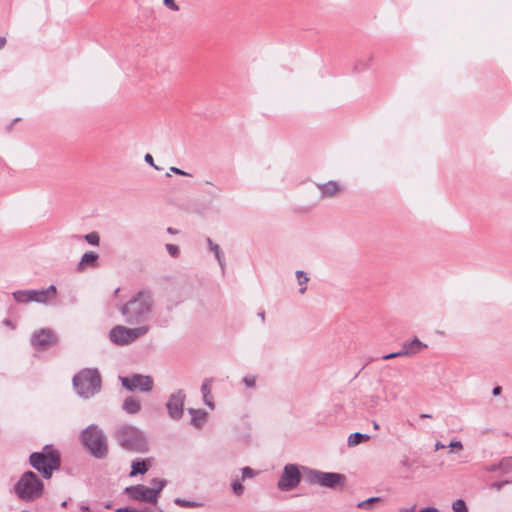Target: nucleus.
<instances>
[{
  "instance_id": "obj_1",
  "label": "nucleus",
  "mask_w": 512,
  "mask_h": 512,
  "mask_svg": "<svg viewBox=\"0 0 512 512\" xmlns=\"http://www.w3.org/2000/svg\"><path fill=\"white\" fill-rule=\"evenodd\" d=\"M154 309L153 293L143 289L135 293L126 303L119 307V312L130 325H141L147 322Z\"/></svg>"
},
{
  "instance_id": "obj_2",
  "label": "nucleus",
  "mask_w": 512,
  "mask_h": 512,
  "mask_svg": "<svg viewBox=\"0 0 512 512\" xmlns=\"http://www.w3.org/2000/svg\"><path fill=\"white\" fill-rule=\"evenodd\" d=\"M14 492L21 501L33 502L43 495L44 484L34 472L26 471L15 483Z\"/></svg>"
},
{
  "instance_id": "obj_3",
  "label": "nucleus",
  "mask_w": 512,
  "mask_h": 512,
  "mask_svg": "<svg viewBox=\"0 0 512 512\" xmlns=\"http://www.w3.org/2000/svg\"><path fill=\"white\" fill-rule=\"evenodd\" d=\"M76 393L85 399L97 394L101 389V377L97 369H83L73 377Z\"/></svg>"
},
{
  "instance_id": "obj_4",
  "label": "nucleus",
  "mask_w": 512,
  "mask_h": 512,
  "mask_svg": "<svg viewBox=\"0 0 512 512\" xmlns=\"http://www.w3.org/2000/svg\"><path fill=\"white\" fill-rule=\"evenodd\" d=\"M119 444L126 450L143 453L148 449L144 433L132 425H122L116 431Z\"/></svg>"
},
{
  "instance_id": "obj_5",
  "label": "nucleus",
  "mask_w": 512,
  "mask_h": 512,
  "mask_svg": "<svg viewBox=\"0 0 512 512\" xmlns=\"http://www.w3.org/2000/svg\"><path fill=\"white\" fill-rule=\"evenodd\" d=\"M81 441L92 456L102 459L107 456V438L103 431L91 424L81 432Z\"/></svg>"
},
{
  "instance_id": "obj_6",
  "label": "nucleus",
  "mask_w": 512,
  "mask_h": 512,
  "mask_svg": "<svg viewBox=\"0 0 512 512\" xmlns=\"http://www.w3.org/2000/svg\"><path fill=\"white\" fill-rule=\"evenodd\" d=\"M29 462L30 465L41 472L46 479H49L53 471L58 470L61 464L59 452L48 446L41 452L32 453L29 457Z\"/></svg>"
},
{
  "instance_id": "obj_7",
  "label": "nucleus",
  "mask_w": 512,
  "mask_h": 512,
  "mask_svg": "<svg viewBox=\"0 0 512 512\" xmlns=\"http://www.w3.org/2000/svg\"><path fill=\"white\" fill-rule=\"evenodd\" d=\"M150 330L148 325L129 328L123 325H116L109 332V339L112 343L120 346L128 345L137 339L145 336Z\"/></svg>"
},
{
  "instance_id": "obj_8",
  "label": "nucleus",
  "mask_w": 512,
  "mask_h": 512,
  "mask_svg": "<svg viewBox=\"0 0 512 512\" xmlns=\"http://www.w3.org/2000/svg\"><path fill=\"white\" fill-rule=\"evenodd\" d=\"M152 487H146L144 485H136L127 488L129 495L135 500H141L155 504L158 499L160 491L165 487L166 481L153 479Z\"/></svg>"
},
{
  "instance_id": "obj_9",
  "label": "nucleus",
  "mask_w": 512,
  "mask_h": 512,
  "mask_svg": "<svg viewBox=\"0 0 512 512\" xmlns=\"http://www.w3.org/2000/svg\"><path fill=\"white\" fill-rule=\"evenodd\" d=\"M305 480L309 484H318L323 487L335 488L343 485L345 476L334 472H322L314 469H307Z\"/></svg>"
},
{
  "instance_id": "obj_10",
  "label": "nucleus",
  "mask_w": 512,
  "mask_h": 512,
  "mask_svg": "<svg viewBox=\"0 0 512 512\" xmlns=\"http://www.w3.org/2000/svg\"><path fill=\"white\" fill-rule=\"evenodd\" d=\"M120 381L122 386L129 391L139 390L141 392H150L154 384L151 376L141 374L120 377Z\"/></svg>"
},
{
  "instance_id": "obj_11",
  "label": "nucleus",
  "mask_w": 512,
  "mask_h": 512,
  "mask_svg": "<svg viewBox=\"0 0 512 512\" xmlns=\"http://www.w3.org/2000/svg\"><path fill=\"white\" fill-rule=\"evenodd\" d=\"M301 481L299 468L295 464H286L278 481V488L282 491H289L298 486Z\"/></svg>"
},
{
  "instance_id": "obj_12",
  "label": "nucleus",
  "mask_w": 512,
  "mask_h": 512,
  "mask_svg": "<svg viewBox=\"0 0 512 512\" xmlns=\"http://www.w3.org/2000/svg\"><path fill=\"white\" fill-rule=\"evenodd\" d=\"M185 394L182 390H178L169 396L166 403L169 416L174 420H179L183 415Z\"/></svg>"
},
{
  "instance_id": "obj_13",
  "label": "nucleus",
  "mask_w": 512,
  "mask_h": 512,
  "mask_svg": "<svg viewBox=\"0 0 512 512\" xmlns=\"http://www.w3.org/2000/svg\"><path fill=\"white\" fill-rule=\"evenodd\" d=\"M32 344L39 349H47L56 342L55 335L48 329H42L32 336Z\"/></svg>"
},
{
  "instance_id": "obj_14",
  "label": "nucleus",
  "mask_w": 512,
  "mask_h": 512,
  "mask_svg": "<svg viewBox=\"0 0 512 512\" xmlns=\"http://www.w3.org/2000/svg\"><path fill=\"white\" fill-rule=\"evenodd\" d=\"M32 302L47 304L51 298H54L57 294V288L55 285H50L45 289L31 290Z\"/></svg>"
},
{
  "instance_id": "obj_15",
  "label": "nucleus",
  "mask_w": 512,
  "mask_h": 512,
  "mask_svg": "<svg viewBox=\"0 0 512 512\" xmlns=\"http://www.w3.org/2000/svg\"><path fill=\"white\" fill-rule=\"evenodd\" d=\"M426 347V344L415 337L411 341H406L402 344L401 353L403 356H412L419 353L423 348Z\"/></svg>"
},
{
  "instance_id": "obj_16",
  "label": "nucleus",
  "mask_w": 512,
  "mask_h": 512,
  "mask_svg": "<svg viewBox=\"0 0 512 512\" xmlns=\"http://www.w3.org/2000/svg\"><path fill=\"white\" fill-rule=\"evenodd\" d=\"M316 186L320 190L322 198L334 197L341 190L339 183L336 181H328L326 183H317Z\"/></svg>"
},
{
  "instance_id": "obj_17",
  "label": "nucleus",
  "mask_w": 512,
  "mask_h": 512,
  "mask_svg": "<svg viewBox=\"0 0 512 512\" xmlns=\"http://www.w3.org/2000/svg\"><path fill=\"white\" fill-rule=\"evenodd\" d=\"M122 409L128 414H137L141 410V403L135 397H127L123 404Z\"/></svg>"
},
{
  "instance_id": "obj_18",
  "label": "nucleus",
  "mask_w": 512,
  "mask_h": 512,
  "mask_svg": "<svg viewBox=\"0 0 512 512\" xmlns=\"http://www.w3.org/2000/svg\"><path fill=\"white\" fill-rule=\"evenodd\" d=\"M207 244H208V246L210 248V251L214 253L215 258L217 259L220 267L222 268V270H224V268H225V258H224V254L221 251L219 245L213 243V241L210 238H207Z\"/></svg>"
},
{
  "instance_id": "obj_19",
  "label": "nucleus",
  "mask_w": 512,
  "mask_h": 512,
  "mask_svg": "<svg viewBox=\"0 0 512 512\" xmlns=\"http://www.w3.org/2000/svg\"><path fill=\"white\" fill-rule=\"evenodd\" d=\"M370 436L368 434H363L360 432H355L349 435L347 439V445L349 447H354L362 442L368 441Z\"/></svg>"
},
{
  "instance_id": "obj_20",
  "label": "nucleus",
  "mask_w": 512,
  "mask_h": 512,
  "mask_svg": "<svg viewBox=\"0 0 512 512\" xmlns=\"http://www.w3.org/2000/svg\"><path fill=\"white\" fill-rule=\"evenodd\" d=\"M97 259H98V254L95 252L84 253L83 256L81 257L79 264H78L79 269H83V267L86 265L95 266L97 263Z\"/></svg>"
},
{
  "instance_id": "obj_21",
  "label": "nucleus",
  "mask_w": 512,
  "mask_h": 512,
  "mask_svg": "<svg viewBox=\"0 0 512 512\" xmlns=\"http://www.w3.org/2000/svg\"><path fill=\"white\" fill-rule=\"evenodd\" d=\"M189 413L192 415L191 424L196 427H200L203 424L207 415L205 411L193 408L189 409Z\"/></svg>"
},
{
  "instance_id": "obj_22",
  "label": "nucleus",
  "mask_w": 512,
  "mask_h": 512,
  "mask_svg": "<svg viewBox=\"0 0 512 512\" xmlns=\"http://www.w3.org/2000/svg\"><path fill=\"white\" fill-rule=\"evenodd\" d=\"M211 383H212L211 379H205L201 386V391L203 393L204 403L211 409H214L213 401H207V396H210V393H211Z\"/></svg>"
},
{
  "instance_id": "obj_23",
  "label": "nucleus",
  "mask_w": 512,
  "mask_h": 512,
  "mask_svg": "<svg viewBox=\"0 0 512 512\" xmlns=\"http://www.w3.org/2000/svg\"><path fill=\"white\" fill-rule=\"evenodd\" d=\"M31 290H19L13 293V298L18 303H29L32 302Z\"/></svg>"
},
{
  "instance_id": "obj_24",
  "label": "nucleus",
  "mask_w": 512,
  "mask_h": 512,
  "mask_svg": "<svg viewBox=\"0 0 512 512\" xmlns=\"http://www.w3.org/2000/svg\"><path fill=\"white\" fill-rule=\"evenodd\" d=\"M148 470V465L145 461H134L131 466V476L137 474H144Z\"/></svg>"
},
{
  "instance_id": "obj_25",
  "label": "nucleus",
  "mask_w": 512,
  "mask_h": 512,
  "mask_svg": "<svg viewBox=\"0 0 512 512\" xmlns=\"http://www.w3.org/2000/svg\"><path fill=\"white\" fill-rule=\"evenodd\" d=\"M381 501L380 497H371L366 500H363L357 504V508L364 509V510H371L373 508V505L375 503H378Z\"/></svg>"
},
{
  "instance_id": "obj_26",
  "label": "nucleus",
  "mask_w": 512,
  "mask_h": 512,
  "mask_svg": "<svg viewBox=\"0 0 512 512\" xmlns=\"http://www.w3.org/2000/svg\"><path fill=\"white\" fill-rule=\"evenodd\" d=\"M296 277L298 279L299 285L301 286V288L299 289V292L301 294H304L306 292V287L303 285H305L309 281V277L302 270L296 271Z\"/></svg>"
},
{
  "instance_id": "obj_27",
  "label": "nucleus",
  "mask_w": 512,
  "mask_h": 512,
  "mask_svg": "<svg viewBox=\"0 0 512 512\" xmlns=\"http://www.w3.org/2000/svg\"><path fill=\"white\" fill-rule=\"evenodd\" d=\"M174 503L178 506L186 507V508H194V507H199L201 505V503H199V502L185 500L182 498H175Z\"/></svg>"
},
{
  "instance_id": "obj_28",
  "label": "nucleus",
  "mask_w": 512,
  "mask_h": 512,
  "mask_svg": "<svg viewBox=\"0 0 512 512\" xmlns=\"http://www.w3.org/2000/svg\"><path fill=\"white\" fill-rule=\"evenodd\" d=\"M508 464H509V459H503L500 463L493 464V465L487 467L486 470L489 471V472H494V471H496L498 469H502L505 472H507L508 471Z\"/></svg>"
},
{
  "instance_id": "obj_29",
  "label": "nucleus",
  "mask_w": 512,
  "mask_h": 512,
  "mask_svg": "<svg viewBox=\"0 0 512 512\" xmlns=\"http://www.w3.org/2000/svg\"><path fill=\"white\" fill-rule=\"evenodd\" d=\"M452 509L454 512H468L467 505L462 499L454 501L452 504Z\"/></svg>"
},
{
  "instance_id": "obj_30",
  "label": "nucleus",
  "mask_w": 512,
  "mask_h": 512,
  "mask_svg": "<svg viewBox=\"0 0 512 512\" xmlns=\"http://www.w3.org/2000/svg\"><path fill=\"white\" fill-rule=\"evenodd\" d=\"M84 239L91 245L97 246L100 242V237L97 232H91L84 236Z\"/></svg>"
},
{
  "instance_id": "obj_31",
  "label": "nucleus",
  "mask_w": 512,
  "mask_h": 512,
  "mask_svg": "<svg viewBox=\"0 0 512 512\" xmlns=\"http://www.w3.org/2000/svg\"><path fill=\"white\" fill-rule=\"evenodd\" d=\"M232 489H233V492L236 494V495H241L244 491V487L243 485L241 484L240 480L239 479H236L235 481H233L232 483Z\"/></svg>"
},
{
  "instance_id": "obj_32",
  "label": "nucleus",
  "mask_w": 512,
  "mask_h": 512,
  "mask_svg": "<svg viewBox=\"0 0 512 512\" xmlns=\"http://www.w3.org/2000/svg\"><path fill=\"white\" fill-rule=\"evenodd\" d=\"M256 474L257 472L250 467L242 468V479L253 478Z\"/></svg>"
},
{
  "instance_id": "obj_33",
  "label": "nucleus",
  "mask_w": 512,
  "mask_h": 512,
  "mask_svg": "<svg viewBox=\"0 0 512 512\" xmlns=\"http://www.w3.org/2000/svg\"><path fill=\"white\" fill-rule=\"evenodd\" d=\"M166 249L168 251V253L172 256V257H178L179 255V247L177 245H174V244H166Z\"/></svg>"
},
{
  "instance_id": "obj_34",
  "label": "nucleus",
  "mask_w": 512,
  "mask_h": 512,
  "mask_svg": "<svg viewBox=\"0 0 512 512\" xmlns=\"http://www.w3.org/2000/svg\"><path fill=\"white\" fill-rule=\"evenodd\" d=\"M243 383L245 384L246 387L253 388L256 383V378L255 376L247 375L243 378Z\"/></svg>"
},
{
  "instance_id": "obj_35",
  "label": "nucleus",
  "mask_w": 512,
  "mask_h": 512,
  "mask_svg": "<svg viewBox=\"0 0 512 512\" xmlns=\"http://www.w3.org/2000/svg\"><path fill=\"white\" fill-rule=\"evenodd\" d=\"M163 4L172 11H179V6L175 3V0H163Z\"/></svg>"
},
{
  "instance_id": "obj_36",
  "label": "nucleus",
  "mask_w": 512,
  "mask_h": 512,
  "mask_svg": "<svg viewBox=\"0 0 512 512\" xmlns=\"http://www.w3.org/2000/svg\"><path fill=\"white\" fill-rule=\"evenodd\" d=\"M509 483V481L507 480H504V481H498V482H494L491 484V488L499 491L501 490L505 485H507Z\"/></svg>"
},
{
  "instance_id": "obj_37",
  "label": "nucleus",
  "mask_w": 512,
  "mask_h": 512,
  "mask_svg": "<svg viewBox=\"0 0 512 512\" xmlns=\"http://www.w3.org/2000/svg\"><path fill=\"white\" fill-rule=\"evenodd\" d=\"M144 160H145V162H146V163H148L149 165H151L152 167H154L156 170H159V167H158V166H156V165L154 164V159H153V157H152V155H151V154L147 153V154L144 156Z\"/></svg>"
},
{
  "instance_id": "obj_38",
  "label": "nucleus",
  "mask_w": 512,
  "mask_h": 512,
  "mask_svg": "<svg viewBox=\"0 0 512 512\" xmlns=\"http://www.w3.org/2000/svg\"><path fill=\"white\" fill-rule=\"evenodd\" d=\"M402 353H401V350L398 351V352H393V353H389V354H386L382 357L383 360H389V359H393V358H397V357H402Z\"/></svg>"
},
{
  "instance_id": "obj_39",
  "label": "nucleus",
  "mask_w": 512,
  "mask_h": 512,
  "mask_svg": "<svg viewBox=\"0 0 512 512\" xmlns=\"http://www.w3.org/2000/svg\"><path fill=\"white\" fill-rule=\"evenodd\" d=\"M170 171L177 174V175H182V176H191L189 173L177 168V167H170Z\"/></svg>"
},
{
  "instance_id": "obj_40",
  "label": "nucleus",
  "mask_w": 512,
  "mask_h": 512,
  "mask_svg": "<svg viewBox=\"0 0 512 512\" xmlns=\"http://www.w3.org/2000/svg\"><path fill=\"white\" fill-rule=\"evenodd\" d=\"M449 447L457 448V449L461 450L463 448V445H462V443L460 441L454 440V441L450 442Z\"/></svg>"
},
{
  "instance_id": "obj_41",
  "label": "nucleus",
  "mask_w": 512,
  "mask_h": 512,
  "mask_svg": "<svg viewBox=\"0 0 512 512\" xmlns=\"http://www.w3.org/2000/svg\"><path fill=\"white\" fill-rule=\"evenodd\" d=\"M20 120H21V118H15V119H13V120H12V122L7 126V131H8V132H11V131H12V129H13V126H14V125H16V123H17L18 121H20Z\"/></svg>"
},
{
  "instance_id": "obj_42",
  "label": "nucleus",
  "mask_w": 512,
  "mask_h": 512,
  "mask_svg": "<svg viewBox=\"0 0 512 512\" xmlns=\"http://www.w3.org/2000/svg\"><path fill=\"white\" fill-rule=\"evenodd\" d=\"M3 324L7 327H10L11 329H15V324L9 319H5Z\"/></svg>"
},
{
  "instance_id": "obj_43",
  "label": "nucleus",
  "mask_w": 512,
  "mask_h": 512,
  "mask_svg": "<svg viewBox=\"0 0 512 512\" xmlns=\"http://www.w3.org/2000/svg\"><path fill=\"white\" fill-rule=\"evenodd\" d=\"M502 392V388L500 386H495L492 390L494 396L500 395Z\"/></svg>"
},
{
  "instance_id": "obj_44",
  "label": "nucleus",
  "mask_w": 512,
  "mask_h": 512,
  "mask_svg": "<svg viewBox=\"0 0 512 512\" xmlns=\"http://www.w3.org/2000/svg\"><path fill=\"white\" fill-rule=\"evenodd\" d=\"M138 510L136 509H133V508H129V507H125V508H119L117 510V512H137Z\"/></svg>"
},
{
  "instance_id": "obj_45",
  "label": "nucleus",
  "mask_w": 512,
  "mask_h": 512,
  "mask_svg": "<svg viewBox=\"0 0 512 512\" xmlns=\"http://www.w3.org/2000/svg\"><path fill=\"white\" fill-rule=\"evenodd\" d=\"M443 448H445V445H444V444H442L441 442H437V443L435 444V449H436V450L443 449Z\"/></svg>"
},
{
  "instance_id": "obj_46",
  "label": "nucleus",
  "mask_w": 512,
  "mask_h": 512,
  "mask_svg": "<svg viewBox=\"0 0 512 512\" xmlns=\"http://www.w3.org/2000/svg\"><path fill=\"white\" fill-rule=\"evenodd\" d=\"M5 44H6V39L4 37H0V49H2Z\"/></svg>"
},
{
  "instance_id": "obj_47",
  "label": "nucleus",
  "mask_w": 512,
  "mask_h": 512,
  "mask_svg": "<svg viewBox=\"0 0 512 512\" xmlns=\"http://www.w3.org/2000/svg\"><path fill=\"white\" fill-rule=\"evenodd\" d=\"M432 416L430 414H420V418H431Z\"/></svg>"
},
{
  "instance_id": "obj_48",
  "label": "nucleus",
  "mask_w": 512,
  "mask_h": 512,
  "mask_svg": "<svg viewBox=\"0 0 512 512\" xmlns=\"http://www.w3.org/2000/svg\"><path fill=\"white\" fill-rule=\"evenodd\" d=\"M373 428L375 430H378L380 427H379V424L376 422V421H373Z\"/></svg>"
},
{
  "instance_id": "obj_49",
  "label": "nucleus",
  "mask_w": 512,
  "mask_h": 512,
  "mask_svg": "<svg viewBox=\"0 0 512 512\" xmlns=\"http://www.w3.org/2000/svg\"><path fill=\"white\" fill-rule=\"evenodd\" d=\"M80 509H81L82 511H89V510H90V509H89V507H88V506H86V505H82V506L80 507Z\"/></svg>"
},
{
  "instance_id": "obj_50",
  "label": "nucleus",
  "mask_w": 512,
  "mask_h": 512,
  "mask_svg": "<svg viewBox=\"0 0 512 512\" xmlns=\"http://www.w3.org/2000/svg\"><path fill=\"white\" fill-rule=\"evenodd\" d=\"M415 507H412L411 509H402L400 512H413Z\"/></svg>"
},
{
  "instance_id": "obj_51",
  "label": "nucleus",
  "mask_w": 512,
  "mask_h": 512,
  "mask_svg": "<svg viewBox=\"0 0 512 512\" xmlns=\"http://www.w3.org/2000/svg\"><path fill=\"white\" fill-rule=\"evenodd\" d=\"M511 470L512 471V459H509V464H508V471Z\"/></svg>"
},
{
  "instance_id": "obj_52",
  "label": "nucleus",
  "mask_w": 512,
  "mask_h": 512,
  "mask_svg": "<svg viewBox=\"0 0 512 512\" xmlns=\"http://www.w3.org/2000/svg\"><path fill=\"white\" fill-rule=\"evenodd\" d=\"M258 315L261 317L262 320H264V318H265V313L264 312H260Z\"/></svg>"
},
{
  "instance_id": "obj_53",
  "label": "nucleus",
  "mask_w": 512,
  "mask_h": 512,
  "mask_svg": "<svg viewBox=\"0 0 512 512\" xmlns=\"http://www.w3.org/2000/svg\"><path fill=\"white\" fill-rule=\"evenodd\" d=\"M169 233H173V230L171 228H168Z\"/></svg>"
},
{
  "instance_id": "obj_54",
  "label": "nucleus",
  "mask_w": 512,
  "mask_h": 512,
  "mask_svg": "<svg viewBox=\"0 0 512 512\" xmlns=\"http://www.w3.org/2000/svg\"><path fill=\"white\" fill-rule=\"evenodd\" d=\"M66 504H67L66 501L62 502V506H66Z\"/></svg>"
}]
</instances>
